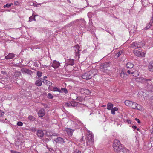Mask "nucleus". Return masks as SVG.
<instances>
[{"label": "nucleus", "instance_id": "obj_1", "mask_svg": "<svg viewBox=\"0 0 153 153\" xmlns=\"http://www.w3.org/2000/svg\"><path fill=\"white\" fill-rule=\"evenodd\" d=\"M96 71L95 69H93L90 71L86 72L82 76V78L87 80L91 79L93 76H94L96 74Z\"/></svg>", "mask_w": 153, "mask_h": 153}, {"label": "nucleus", "instance_id": "obj_2", "mask_svg": "<svg viewBox=\"0 0 153 153\" xmlns=\"http://www.w3.org/2000/svg\"><path fill=\"white\" fill-rule=\"evenodd\" d=\"M123 146V145L120 144L119 140L117 139L114 140L113 147L115 151H119L122 149Z\"/></svg>", "mask_w": 153, "mask_h": 153}, {"label": "nucleus", "instance_id": "obj_3", "mask_svg": "<svg viewBox=\"0 0 153 153\" xmlns=\"http://www.w3.org/2000/svg\"><path fill=\"white\" fill-rule=\"evenodd\" d=\"M89 134L88 135L87 137V144L88 145H90L92 144L94 142L93 139V134L91 132H88Z\"/></svg>", "mask_w": 153, "mask_h": 153}, {"label": "nucleus", "instance_id": "obj_4", "mask_svg": "<svg viewBox=\"0 0 153 153\" xmlns=\"http://www.w3.org/2000/svg\"><path fill=\"white\" fill-rule=\"evenodd\" d=\"M145 44L144 42H133L131 45V47L134 48H141Z\"/></svg>", "mask_w": 153, "mask_h": 153}, {"label": "nucleus", "instance_id": "obj_5", "mask_svg": "<svg viewBox=\"0 0 153 153\" xmlns=\"http://www.w3.org/2000/svg\"><path fill=\"white\" fill-rule=\"evenodd\" d=\"M110 64L108 62H106L104 64H102L100 66V68L101 71L104 72L108 69V68L110 66Z\"/></svg>", "mask_w": 153, "mask_h": 153}, {"label": "nucleus", "instance_id": "obj_6", "mask_svg": "<svg viewBox=\"0 0 153 153\" xmlns=\"http://www.w3.org/2000/svg\"><path fill=\"white\" fill-rule=\"evenodd\" d=\"M134 53L137 56L139 57H143L144 56L145 53L143 52L135 50L133 51Z\"/></svg>", "mask_w": 153, "mask_h": 153}, {"label": "nucleus", "instance_id": "obj_7", "mask_svg": "<svg viewBox=\"0 0 153 153\" xmlns=\"http://www.w3.org/2000/svg\"><path fill=\"white\" fill-rule=\"evenodd\" d=\"M60 65V63L59 62L54 60L53 61L52 63V64L51 66L53 68L55 69H56L59 67Z\"/></svg>", "mask_w": 153, "mask_h": 153}, {"label": "nucleus", "instance_id": "obj_8", "mask_svg": "<svg viewBox=\"0 0 153 153\" xmlns=\"http://www.w3.org/2000/svg\"><path fill=\"white\" fill-rule=\"evenodd\" d=\"M132 104H131L130 107L133 109H137L138 110H140L141 109V106L138 105L137 103L132 102Z\"/></svg>", "mask_w": 153, "mask_h": 153}, {"label": "nucleus", "instance_id": "obj_9", "mask_svg": "<svg viewBox=\"0 0 153 153\" xmlns=\"http://www.w3.org/2000/svg\"><path fill=\"white\" fill-rule=\"evenodd\" d=\"M36 134L39 137L41 138L44 136V133L42 130H38L36 132Z\"/></svg>", "mask_w": 153, "mask_h": 153}, {"label": "nucleus", "instance_id": "obj_10", "mask_svg": "<svg viewBox=\"0 0 153 153\" xmlns=\"http://www.w3.org/2000/svg\"><path fill=\"white\" fill-rule=\"evenodd\" d=\"M45 110L43 108L41 109L38 113V116L40 117H43L45 115Z\"/></svg>", "mask_w": 153, "mask_h": 153}, {"label": "nucleus", "instance_id": "obj_11", "mask_svg": "<svg viewBox=\"0 0 153 153\" xmlns=\"http://www.w3.org/2000/svg\"><path fill=\"white\" fill-rule=\"evenodd\" d=\"M65 130L66 132L68 135L69 136H71L73 134V133L74 131V130L68 128H65Z\"/></svg>", "mask_w": 153, "mask_h": 153}, {"label": "nucleus", "instance_id": "obj_12", "mask_svg": "<svg viewBox=\"0 0 153 153\" xmlns=\"http://www.w3.org/2000/svg\"><path fill=\"white\" fill-rule=\"evenodd\" d=\"M54 140L56 143H64V139L60 137H58L56 139H54Z\"/></svg>", "mask_w": 153, "mask_h": 153}, {"label": "nucleus", "instance_id": "obj_13", "mask_svg": "<svg viewBox=\"0 0 153 153\" xmlns=\"http://www.w3.org/2000/svg\"><path fill=\"white\" fill-rule=\"evenodd\" d=\"M79 48H80L79 46L78 45L74 46V51H75V53H76V56H79L80 55L79 53V51L81 50H79Z\"/></svg>", "mask_w": 153, "mask_h": 153}, {"label": "nucleus", "instance_id": "obj_14", "mask_svg": "<svg viewBox=\"0 0 153 153\" xmlns=\"http://www.w3.org/2000/svg\"><path fill=\"white\" fill-rule=\"evenodd\" d=\"M74 63V60L73 59H69L66 61V63L65 65L66 64L67 65H71L73 66Z\"/></svg>", "mask_w": 153, "mask_h": 153}, {"label": "nucleus", "instance_id": "obj_15", "mask_svg": "<svg viewBox=\"0 0 153 153\" xmlns=\"http://www.w3.org/2000/svg\"><path fill=\"white\" fill-rule=\"evenodd\" d=\"M21 71L23 73H27L29 74H30L31 73V70L26 68L22 69Z\"/></svg>", "mask_w": 153, "mask_h": 153}, {"label": "nucleus", "instance_id": "obj_16", "mask_svg": "<svg viewBox=\"0 0 153 153\" xmlns=\"http://www.w3.org/2000/svg\"><path fill=\"white\" fill-rule=\"evenodd\" d=\"M137 79H139V81L141 82H144L145 81H151L152 79H146L142 77H140L139 78H137Z\"/></svg>", "mask_w": 153, "mask_h": 153}, {"label": "nucleus", "instance_id": "obj_17", "mask_svg": "<svg viewBox=\"0 0 153 153\" xmlns=\"http://www.w3.org/2000/svg\"><path fill=\"white\" fill-rule=\"evenodd\" d=\"M14 57V55L13 53L9 54L5 56V58L7 59H9L13 58Z\"/></svg>", "mask_w": 153, "mask_h": 153}, {"label": "nucleus", "instance_id": "obj_18", "mask_svg": "<svg viewBox=\"0 0 153 153\" xmlns=\"http://www.w3.org/2000/svg\"><path fill=\"white\" fill-rule=\"evenodd\" d=\"M149 70L150 71H153V61L151 62L148 65Z\"/></svg>", "mask_w": 153, "mask_h": 153}, {"label": "nucleus", "instance_id": "obj_19", "mask_svg": "<svg viewBox=\"0 0 153 153\" xmlns=\"http://www.w3.org/2000/svg\"><path fill=\"white\" fill-rule=\"evenodd\" d=\"M42 81L44 84L46 85L50 86L51 85L52 83L51 82L45 79H43V80H42Z\"/></svg>", "mask_w": 153, "mask_h": 153}, {"label": "nucleus", "instance_id": "obj_20", "mask_svg": "<svg viewBox=\"0 0 153 153\" xmlns=\"http://www.w3.org/2000/svg\"><path fill=\"white\" fill-rule=\"evenodd\" d=\"M134 66V64L130 62H128L126 65V68H129L130 69L132 68Z\"/></svg>", "mask_w": 153, "mask_h": 153}, {"label": "nucleus", "instance_id": "obj_21", "mask_svg": "<svg viewBox=\"0 0 153 153\" xmlns=\"http://www.w3.org/2000/svg\"><path fill=\"white\" fill-rule=\"evenodd\" d=\"M120 75L121 77L123 78H125L126 77L127 74L125 72L124 70H122V71L120 74Z\"/></svg>", "mask_w": 153, "mask_h": 153}, {"label": "nucleus", "instance_id": "obj_22", "mask_svg": "<svg viewBox=\"0 0 153 153\" xmlns=\"http://www.w3.org/2000/svg\"><path fill=\"white\" fill-rule=\"evenodd\" d=\"M75 22H78L79 23H82V24L83 25H84L86 24V22L83 19H81L80 20H76Z\"/></svg>", "mask_w": 153, "mask_h": 153}, {"label": "nucleus", "instance_id": "obj_23", "mask_svg": "<svg viewBox=\"0 0 153 153\" xmlns=\"http://www.w3.org/2000/svg\"><path fill=\"white\" fill-rule=\"evenodd\" d=\"M125 103L126 105L130 106L131 104H132V102L129 101V100H126L125 101Z\"/></svg>", "mask_w": 153, "mask_h": 153}, {"label": "nucleus", "instance_id": "obj_24", "mask_svg": "<svg viewBox=\"0 0 153 153\" xmlns=\"http://www.w3.org/2000/svg\"><path fill=\"white\" fill-rule=\"evenodd\" d=\"M59 92L66 94L68 93V90L65 88H62L61 89H60Z\"/></svg>", "mask_w": 153, "mask_h": 153}, {"label": "nucleus", "instance_id": "obj_25", "mask_svg": "<svg viewBox=\"0 0 153 153\" xmlns=\"http://www.w3.org/2000/svg\"><path fill=\"white\" fill-rule=\"evenodd\" d=\"M84 98L83 96H77L76 100L80 102H82L84 100Z\"/></svg>", "mask_w": 153, "mask_h": 153}, {"label": "nucleus", "instance_id": "obj_26", "mask_svg": "<svg viewBox=\"0 0 153 153\" xmlns=\"http://www.w3.org/2000/svg\"><path fill=\"white\" fill-rule=\"evenodd\" d=\"M113 106V105L111 103H108L107 104V109L108 110L111 109Z\"/></svg>", "mask_w": 153, "mask_h": 153}, {"label": "nucleus", "instance_id": "obj_27", "mask_svg": "<svg viewBox=\"0 0 153 153\" xmlns=\"http://www.w3.org/2000/svg\"><path fill=\"white\" fill-rule=\"evenodd\" d=\"M28 119L31 121H33L35 120V118L32 115H29L28 117Z\"/></svg>", "mask_w": 153, "mask_h": 153}, {"label": "nucleus", "instance_id": "obj_28", "mask_svg": "<svg viewBox=\"0 0 153 153\" xmlns=\"http://www.w3.org/2000/svg\"><path fill=\"white\" fill-rule=\"evenodd\" d=\"M35 85L38 86H40L42 85L41 81L39 80H36L35 82Z\"/></svg>", "mask_w": 153, "mask_h": 153}, {"label": "nucleus", "instance_id": "obj_29", "mask_svg": "<svg viewBox=\"0 0 153 153\" xmlns=\"http://www.w3.org/2000/svg\"><path fill=\"white\" fill-rule=\"evenodd\" d=\"M77 102L75 101H73L71 102V106L73 107H75L77 105Z\"/></svg>", "mask_w": 153, "mask_h": 153}, {"label": "nucleus", "instance_id": "obj_30", "mask_svg": "<svg viewBox=\"0 0 153 153\" xmlns=\"http://www.w3.org/2000/svg\"><path fill=\"white\" fill-rule=\"evenodd\" d=\"M13 5L12 3H7L5 5H4L3 6L4 8H9Z\"/></svg>", "mask_w": 153, "mask_h": 153}, {"label": "nucleus", "instance_id": "obj_31", "mask_svg": "<svg viewBox=\"0 0 153 153\" xmlns=\"http://www.w3.org/2000/svg\"><path fill=\"white\" fill-rule=\"evenodd\" d=\"M127 72L129 74H133L134 73V70H133V69H130L129 70H128L127 71Z\"/></svg>", "mask_w": 153, "mask_h": 153}, {"label": "nucleus", "instance_id": "obj_32", "mask_svg": "<svg viewBox=\"0 0 153 153\" xmlns=\"http://www.w3.org/2000/svg\"><path fill=\"white\" fill-rule=\"evenodd\" d=\"M52 90L53 91H58L59 92L60 89L56 87H54L53 88Z\"/></svg>", "mask_w": 153, "mask_h": 153}, {"label": "nucleus", "instance_id": "obj_33", "mask_svg": "<svg viewBox=\"0 0 153 153\" xmlns=\"http://www.w3.org/2000/svg\"><path fill=\"white\" fill-rule=\"evenodd\" d=\"M139 75L138 72L137 71L134 70V73L133 74V75L135 76H137Z\"/></svg>", "mask_w": 153, "mask_h": 153}, {"label": "nucleus", "instance_id": "obj_34", "mask_svg": "<svg viewBox=\"0 0 153 153\" xmlns=\"http://www.w3.org/2000/svg\"><path fill=\"white\" fill-rule=\"evenodd\" d=\"M152 25V24L149 23V24H147L145 28V29H148L149 28L151 27V26Z\"/></svg>", "mask_w": 153, "mask_h": 153}, {"label": "nucleus", "instance_id": "obj_35", "mask_svg": "<svg viewBox=\"0 0 153 153\" xmlns=\"http://www.w3.org/2000/svg\"><path fill=\"white\" fill-rule=\"evenodd\" d=\"M15 75L16 76L19 77L21 75V73L19 71H17L15 73Z\"/></svg>", "mask_w": 153, "mask_h": 153}, {"label": "nucleus", "instance_id": "obj_36", "mask_svg": "<svg viewBox=\"0 0 153 153\" xmlns=\"http://www.w3.org/2000/svg\"><path fill=\"white\" fill-rule=\"evenodd\" d=\"M122 53L123 52L122 51H120L117 53V54H116V56L117 57H119V56H120L121 54H122Z\"/></svg>", "mask_w": 153, "mask_h": 153}, {"label": "nucleus", "instance_id": "obj_37", "mask_svg": "<svg viewBox=\"0 0 153 153\" xmlns=\"http://www.w3.org/2000/svg\"><path fill=\"white\" fill-rule=\"evenodd\" d=\"M73 153H82L78 149H76L74 150Z\"/></svg>", "mask_w": 153, "mask_h": 153}, {"label": "nucleus", "instance_id": "obj_38", "mask_svg": "<svg viewBox=\"0 0 153 153\" xmlns=\"http://www.w3.org/2000/svg\"><path fill=\"white\" fill-rule=\"evenodd\" d=\"M122 146V148L121 150H122V152L123 153H127L128 150L127 149L125 148H123Z\"/></svg>", "mask_w": 153, "mask_h": 153}, {"label": "nucleus", "instance_id": "obj_39", "mask_svg": "<svg viewBox=\"0 0 153 153\" xmlns=\"http://www.w3.org/2000/svg\"><path fill=\"white\" fill-rule=\"evenodd\" d=\"M42 73L41 71H38L37 73V75L39 77H40L42 75Z\"/></svg>", "mask_w": 153, "mask_h": 153}, {"label": "nucleus", "instance_id": "obj_40", "mask_svg": "<svg viewBox=\"0 0 153 153\" xmlns=\"http://www.w3.org/2000/svg\"><path fill=\"white\" fill-rule=\"evenodd\" d=\"M17 125L19 126H22L23 125V123L21 121H19L17 122Z\"/></svg>", "mask_w": 153, "mask_h": 153}, {"label": "nucleus", "instance_id": "obj_41", "mask_svg": "<svg viewBox=\"0 0 153 153\" xmlns=\"http://www.w3.org/2000/svg\"><path fill=\"white\" fill-rule=\"evenodd\" d=\"M71 102H68L65 104V105L68 107L71 106Z\"/></svg>", "mask_w": 153, "mask_h": 153}, {"label": "nucleus", "instance_id": "obj_42", "mask_svg": "<svg viewBox=\"0 0 153 153\" xmlns=\"http://www.w3.org/2000/svg\"><path fill=\"white\" fill-rule=\"evenodd\" d=\"M4 113L2 111L0 110V116L2 117L4 115Z\"/></svg>", "mask_w": 153, "mask_h": 153}, {"label": "nucleus", "instance_id": "obj_43", "mask_svg": "<svg viewBox=\"0 0 153 153\" xmlns=\"http://www.w3.org/2000/svg\"><path fill=\"white\" fill-rule=\"evenodd\" d=\"M36 128L32 127L30 129V130L33 132H35L36 131Z\"/></svg>", "mask_w": 153, "mask_h": 153}, {"label": "nucleus", "instance_id": "obj_44", "mask_svg": "<svg viewBox=\"0 0 153 153\" xmlns=\"http://www.w3.org/2000/svg\"><path fill=\"white\" fill-rule=\"evenodd\" d=\"M47 134H48V133H47ZM47 135H49V136H55V135H56L54 134H53V133H52V132H49L48 134Z\"/></svg>", "mask_w": 153, "mask_h": 153}, {"label": "nucleus", "instance_id": "obj_45", "mask_svg": "<svg viewBox=\"0 0 153 153\" xmlns=\"http://www.w3.org/2000/svg\"><path fill=\"white\" fill-rule=\"evenodd\" d=\"M111 113L113 115H114L115 114V111L112 108L111 109Z\"/></svg>", "mask_w": 153, "mask_h": 153}, {"label": "nucleus", "instance_id": "obj_46", "mask_svg": "<svg viewBox=\"0 0 153 153\" xmlns=\"http://www.w3.org/2000/svg\"><path fill=\"white\" fill-rule=\"evenodd\" d=\"M149 88V89H151L150 91L153 92V85L150 86Z\"/></svg>", "mask_w": 153, "mask_h": 153}, {"label": "nucleus", "instance_id": "obj_47", "mask_svg": "<svg viewBox=\"0 0 153 153\" xmlns=\"http://www.w3.org/2000/svg\"><path fill=\"white\" fill-rule=\"evenodd\" d=\"M150 23H151L153 24V14L152 15V18L151 19L150 22Z\"/></svg>", "mask_w": 153, "mask_h": 153}, {"label": "nucleus", "instance_id": "obj_48", "mask_svg": "<svg viewBox=\"0 0 153 153\" xmlns=\"http://www.w3.org/2000/svg\"><path fill=\"white\" fill-rule=\"evenodd\" d=\"M92 21L91 20H89V24L90 26H91L92 25Z\"/></svg>", "mask_w": 153, "mask_h": 153}, {"label": "nucleus", "instance_id": "obj_49", "mask_svg": "<svg viewBox=\"0 0 153 153\" xmlns=\"http://www.w3.org/2000/svg\"><path fill=\"white\" fill-rule=\"evenodd\" d=\"M77 123H76L77 124V125H78V124L80 125H81L82 123L79 120H78L77 122Z\"/></svg>", "mask_w": 153, "mask_h": 153}, {"label": "nucleus", "instance_id": "obj_50", "mask_svg": "<svg viewBox=\"0 0 153 153\" xmlns=\"http://www.w3.org/2000/svg\"><path fill=\"white\" fill-rule=\"evenodd\" d=\"M135 120L136 121H137V122L138 123H140V120H139V119H138L137 118H136L135 119Z\"/></svg>", "mask_w": 153, "mask_h": 153}, {"label": "nucleus", "instance_id": "obj_51", "mask_svg": "<svg viewBox=\"0 0 153 153\" xmlns=\"http://www.w3.org/2000/svg\"><path fill=\"white\" fill-rule=\"evenodd\" d=\"M112 108L115 111H117L118 110V108L117 107H114Z\"/></svg>", "mask_w": 153, "mask_h": 153}, {"label": "nucleus", "instance_id": "obj_52", "mask_svg": "<svg viewBox=\"0 0 153 153\" xmlns=\"http://www.w3.org/2000/svg\"><path fill=\"white\" fill-rule=\"evenodd\" d=\"M32 5H33L35 7H37L38 6V4H34V3H33V4H31Z\"/></svg>", "mask_w": 153, "mask_h": 153}, {"label": "nucleus", "instance_id": "obj_53", "mask_svg": "<svg viewBox=\"0 0 153 153\" xmlns=\"http://www.w3.org/2000/svg\"><path fill=\"white\" fill-rule=\"evenodd\" d=\"M127 123H131V121L129 119H127L126 120Z\"/></svg>", "mask_w": 153, "mask_h": 153}, {"label": "nucleus", "instance_id": "obj_54", "mask_svg": "<svg viewBox=\"0 0 153 153\" xmlns=\"http://www.w3.org/2000/svg\"><path fill=\"white\" fill-rule=\"evenodd\" d=\"M84 93H85V92L86 93H88V92H89V91L88 90H87V89H85V90H84Z\"/></svg>", "mask_w": 153, "mask_h": 153}, {"label": "nucleus", "instance_id": "obj_55", "mask_svg": "<svg viewBox=\"0 0 153 153\" xmlns=\"http://www.w3.org/2000/svg\"><path fill=\"white\" fill-rule=\"evenodd\" d=\"M32 17L31 16L29 17V22H31L33 20L32 19Z\"/></svg>", "mask_w": 153, "mask_h": 153}, {"label": "nucleus", "instance_id": "obj_56", "mask_svg": "<svg viewBox=\"0 0 153 153\" xmlns=\"http://www.w3.org/2000/svg\"><path fill=\"white\" fill-rule=\"evenodd\" d=\"M15 145L16 146H18L19 145V142H16L15 143Z\"/></svg>", "mask_w": 153, "mask_h": 153}, {"label": "nucleus", "instance_id": "obj_57", "mask_svg": "<svg viewBox=\"0 0 153 153\" xmlns=\"http://www.w3.org/2000/svg\"><path fill=\"white\" fill-rule=\"evenodd\" d=\"M53 96H48V98L49 99H52L53 98Z\"/></svg>", "mask_w": 153, "mask_h": 153}, {"label": "nucleus", "instance_id": "obj_58", "mask_svg": "<svg viewBox=\"0 0 153 153\" xmlns=\"http://www.w3.org/2000/svg\"><path fill=\"white\" fill-rule=\"evenodd\" d=\"M132 127L134 129H135L137 128L136 126H132Z\"/></svg>", "mask_w": 153, "mask_h": 153}, {"label": "nucleus", "instance_id": "obj_59", "mask_svg": "<svg viewBox=\"0 0 153 153\" xmlns=\"http://www.w3.org/2000/svg\"><path fill=\"white\" fill-rule=\"evenodd\" d=\"M47 78V76H44L43 77V78H44V79H46V78Z\"/></svg>", "mask_w": 153, "mask_h": 153}, {"label": "nucleus", "instance_id": "obj_60", "mask_svg": "<svg viewBox=\"0 0 153 153\" xmlns=\"http://www.w3.org/2000/svg\"><path fill=\"white\" fill-rule=\"evenodd\" d=\"M14 153H21L19 152H17L16 151H15Z\"/></svg>", "mask_w": 153, "mask_h": 153}, {"label": "nucleus", "instance_id": "obj_61", "mask_svg": "<svg viewBox=\"0 0 153 153\" xmlns=\"http://www.w3.org/2000/svg\"><path fill=\"white\" fill-rule=\"evenodd\" d=\"M44 67H48V66H47V65H44Z\"/></svg>", "mask_w": 153, "mask_h": 153}, {"label": "nucleus", "instance_id": "obj_62", "mask_svg": "<svg viewBox=\"0 0 153 153\" xmlns=\"http://www.w3.org/2000/svg\"><path fill=\"white\" fill-rule=\"evenodd\" d=\"M41 4H42V3H39V4H37L38 5H41Z\"/></svg>", "mask_w": 153, "mask_h": 153}, {"label": "nucleus", "instance_id": "obj_63", "mask_svg": "<svg viewBox=\"0 0 153 153\" xmlns=\"http://www.w3.org/2000/svg\"><path fill=\"white\" fill-rule=\"evenodd\" d=\"M48 96H51V94H50V93H49L48 94Z\"/></svg>", "mask_w": 153, "mask_h": 153}, {"label": "nucleus", "instance_id": "obj_64", "mask_svg": "<svg viewBox=\"0 0 153 153\" xmlns=\"http://www.w3.org/2000/svg\"><path fill=\"white\" fill-rule=\"evenodd\" d=\"M106 106L105 105H104L102 106V107H105V106Z\"/></svg>", "mask_w": 153, "mask_h": 153}]
</instances>
